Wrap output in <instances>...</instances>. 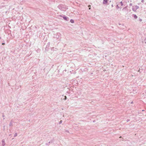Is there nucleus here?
<instances>
[{"instance_id":"nucleus-7","label":"nucleus","mask_w":146,"mask_h":146,"mask_svg":"<svg viewBox=\"0 0 146 146\" xmlns=\"http://www.w3.org/2000/svg\"><path fill=\"white\" fill-rule=\"evenodd\" d=\"M135 9L137 10V9L139 8V7L138 6L136 5L135 6Z\"/></svg>"},{"instance_id":"nucleus-23","label":"nucleus","mask_w":146,"mask_h":146,"mask_svg":"<svg viewBox=\"0 0 146 146\" xmlns=\"http://www.w3.org/2000/svg\"><path fill=\"white\" fill-rule=\"evenodd\" d=\"M5 44V43H2V45H4V44Z\"/></svg>"},{"instance_id":"nucleus-27","label":"nucleus","mask_w":146,"mask_h":146,"mask_svg":"<svg viewBox=\"0 0 146 146\" xmlns=\"http://www.w3.org/2000/svg\"><path fill=\"white\" fill-rule=\"evenodd\" d=\"M111 6H112V7H113V5H111Z\"/></svg>"},{"instance_id":"nucleus-5","label":"nucleus","mask_w":146,"mask_h":146,"mask_svg":"<svg viewBox=\"0 0 146 146\" xmlns=\"http://www.w3.org/2000/svg\"><path fill=\"white\" fill-rule=\"evenodd\" d=\"M108 0H104L103 1V3L104 4H106L108 2Z\"/></svg>"},{"instance_id":"nucleus-22","label":"nucleus","mask_w":146,"mask_h":146,"mask_svg":"<svg viewBox=\"0 0 146 146\" xmlns=\"http://www.w3.org/2000/svg\"><path fill=\"white\" fill-rule=\"evenodd\" d=\"M66 132H68V133H69V131H68V130H66Z\"/></svg>"},{"instance_id":"nucleus-29","label":"nucleus","mask_w":146,"mask_h":146,"mask_svg":"<svg viewBox=\"0 0 146 146\" xmlns=\"http://www.w3.org/2000/svg\"><path fill=\"white\" fill-rule=\"evenodd\" d=\"M1 39V37L0 36V39Z\"/></svg>"},{"instance_id":"nucleus-28","label":"nucleus","mask_w":146,"mask_h":146,"mask_svg":"<svg viewBox=\"0 0 146 146\" xmlns=\"http://www.w3.org/2000/svg\"><path fill=\"white\" fill-rule=\"evenodd\" d=\"M138 72H140V70H138Z\"/></svg>"},{"instance_id":"nucleus-12","label":"nucleus","mask_w":146,"mask_h":146,"mask_svg":"<svg viewBox=\"0 0 146 146\" xmlns=\"http://www.w3.org/2000/svg\"><path fill=\"white\" fill-rule=\"evenodd\" d=\"M120 3L121 4V6H123V2L122 1H121L120 2Z\"/></svg>"},{"instance_id":"nucleus-11","label":"nucleus","mask_w":146,"mask_h":146,"mask_svg":"<svg viewBox=\"0 0 146 146\" xmlns=\"http://www.w3.org/2000/svg\"><path fill=\"white\" fill-rule=\"evenodd\" d=\"M132 10L134 11H136V10L135 8H132Z\"/></svg>"},{"instance_id":"nucleus-15","label":"nucleus","mask_w":146,"mask_h":146,"mask_svg":"<svg viewBox=\"0 0 146 146\" xmlns=\"http://www.w3.org/2000/svg\"><path fill=\"white\" fill-rule=\"evenodd\" d=\"M116 8L117 9H118L119 8V7L118 5H116Z\"/></svg>"},{"instance_id":"nucleus-17","label":"nucleus","mask_w":146,"mask_h":146,"mask_svg":"<svg viewBox=\"0 0 146 146\" xmlns=\"http://www.w3.org/2000/svg\"><path fill=\"white\" fill-rule=\"evenodd\" d=\"M144 41L145 43L146 44V38H145L144 39Z\"/></svg>"},{"instance_id":"nucleus-8","label":"nucleus","mask_w":146,"mask_h":146,"mask_svg":"<svg viewBox=\"0 0 146 146\" xmlns=\"http://www.w3.org/2000/svg\"><path fill=\"white\" fill-rule=\"evenodd\" d=\"M70 22L72 23H74V20L72 19H71L70 20Z\"/></svg>"},{"instance_id":"nucleus-31","label":"nucleus","mask_w":146,"mask_h":146,"mask_svg":"<svg viewBox=\"0 0 146 146\" xmlns=\"http://www.w3.org/2000/svg\"><path fill=\"white\" fill-rule=\"evenodd\" d=\"M142 111H144V110H142Z\"/></svg>"},{"instance_id":"nucleus-13","label":"nucleus","mask_w":146,"mask_h":146,"mask_svg":"<svg viewBox=\"0 0 146 146\" xmlns=\"http://www.w3.org/2000/svg\"><path fill=\"white\" fill-rule=\"evenodd\" d=\"M64 100H66V99H67V97H66V96H64Z\"/></svg>"},{"instance_id":"nucleus-25","label":"nucleus","mask_w":146,"mask_h":146,"mask_svg":"<svg viewBox=\"0 0 146 146\" xmlns=\"http://www.w3.org/2000/svg\"><path fill=\"white\" fill-rule=\"evenodd\" d=\"M140 21H142V19H140Z\"/></svg>"},{"instance_id":"nucleus-3","label":"nucleus","mask_w":146,"mask_h":146,"mask_svg":"<svg viewBox=\"0 0 146 146\" xmlns=\"http://www.w3.org/2000/svg\"><path fill=\"white\" fill-rule=\"evenodd\" d=\"M2 146H5V143L4 139H3L2 140Z\"/></svg>"},{"instance_id":"nucleus-19","label":"nucleus","mask_w":146,"mask_h":146,"mask_svg":"<svg viewBox=\"0 0 146 146\" xmlns=\"http://www.w3.org/2000/svg\"><path fill=\"white\" fill-rule=\"evenodd\" d=\"M130 121V120L129 119H127V122H128L129 121Z\"/></svg>"},{"instance_id":"nucleus-26","label":"nucleus","mask_w":146,"mask_h":146,"mask_svg":"<svg viewBox=\"0 0 146 146\" xmlns=\"http://www.w3.org/2000/svg\"><path fill=\"white\" fill-rule=\"evenodd\" d=\"M121 138V136H120V137H119V138Z\"/></svg>"},{"instance_id":"nucleus-2","label":"nucleus","mask_w":146,"mask_h":146,"mask_svg":"<svg viewBox=\"0 0 146 146\" xmlns=\"http://www.w3.org/2000/svg\"><path fill=\"white\" fill-rule=\"evenodd\" d=\"M63 18L64 20L66 21H69V18L68 17L65 16L64 15L63 17Z\"/></svg>"},{"instance_id":"nucleus-4","label":"nucleus","mask_w":146,"mask_h":146,"mask_svg":"<svg viewBox=\"0 0 146 146\" xmlns=\"http://www.w3.org/2000/svg\"><path fill=\"white\" fill-rule=\"evenodd\" d=\"M13 122V120H11L10 122V123L9 124V126L10 127H12L13 126V124L12 123Z\"/></svg>"},{"instance_id":"nucleus-30","label":"nucleus","mask_w":146,"mask_h":146,"mask_svg":"<svg viewBox=\"0 0 146 146\" xmlns=\"http://www.w3.org/2000/svg\"><path fill=\"white\" fill-rule=\"evenodd\" d=\"M57 34H60V33H57Z\"/></svg>"},{"instance_id":"nucleus-18","label":"nucleus","mask_w":146,"mask_h":146,"mask_svg":"<svg viewBox=\"0 0 146 146\" xmlns=\"http://www.w3.org/2000/svg\"><path fill=\"white\" fill-rule=\"evenodd\" d=\"M132 3H130L129 4V6H132Z\"/></svg>"},{"instance_id":"nucleus-1","label":"nucleus","mask_w":146,"mask_h":146,"mask_svg":"<svg viewBox=\"0 0 146 146\" xmlns=\"http://www.w3.org/2000/svg\"><path fill=\"white\" fill-rule=\"evenodd\" d=\"M58 7L60 10L62 11H64V9H65V5L62 4L59 5Z\"/></svg>"},{"instance_id":"nucleus-16","label":"nucleus","mask_w":146,"mask_h":146,"mask_svg":"<svg viewBox=\"0 0 146 146\" xmlns=\"http://www.w3.org/2000/svg\"><path fill=\"white\" fill-rule=\"evenodd\" d=\"M62 122V120H60V121L59 122V124H61Z\"/></svg>"},{"instance_id":"nucleus-14","label":"nucleus","mask_w":146,"mask_h":146,"mask_svg":"<svg viewBox=\"0 0 146 146\" xmlns=\"http://www.w3.org/2000/svg\"><path fill=\"white\" fill-rule=\"evenodd\" d=\"M91 7V5H89L88 6V7H89V10H90V9H91V7Z\"/></svg>"},{"instance_id":"nucleus-10","label":"nucleus","mask_w":146,"mask_h":146,"mask_svg":"<svg viewBox=\"0 0 146 146\" xmlns=\"http://www.w3.org/2000/svg\"><path fill=\"white\" fill-rule=\"evenodd\" d=\"M17 133H15L14 134V137H16L17 135Z\"/></svg>"},{"instance_id":"nucleus-32","label":"nucleus","mask_w":146,"mask_h":146,"mask_svg":"<svg viewBox=\"0 0 146 146\" xmlns=\"http://www.w3.org/2000/svg\"><path fill=\"white\" fill-rule=\"evenodd\" d=\"M3 119H5V118H3Z\"/></svg>"},{"instance_id":"nucleus-24","label":"nucleus","mask_w":146,"mask_h":146,"mask_svg":"<svg viewBox=\"0 0 146 146\" xmlns=\"http://www.w3.org/2000/svg\"><path fill=\"white\" fill-rule=\"evenodd\" d=\"M2 117H5V115L3 114V115H2Z\"/></svg>"},{"instance_id":"nucleus-9","label":"nucleus","mask_w":146,"mask_h":146,"mask_svg":"<svg viewBox=\"0 0 146 146\" xmlns=\"http://www.w3.org/2000/svg\"><path fill=\"white\" fill-rule=\"evenodd\" d=\"M50 143V141L46 143V145H48Z\"/></svg>"},{"instance_id":"nucleus-6","label":"nucleus","mask_w":146,"mask_h":146,"mask_svg":"<svg viewBox=\"0 0 146 146\" xmlns=\"http://www.w3.org/2000/svg\"><path fill=\"white\" fill-rule=\"evenodd\" d=\"M133 17L135 19H137V16L136 15H133Z\"/></svg>"},{"instance_id":"nucleus-21","label":"nucleus","mask_w":146,"mask_h":146,"mask_svg":"<svg viewBox=\"0 0 146 146\" xmlns=\"http://www.w3.org/2000/svg\"><path fill=\"white\" fill-rule=\"evenodd\" d=\"M144 1V0H142L141 1V2H142V3H143Z\"/></svg>"},{"instance_id":"nucleus-20","label":"nucleus","mask_w":146,"mask_h":146,"mask_svg":"<svg viewBox=\"0 0 146 146\" xmlns=\"http://www.w3.org/2000/svg\"><path fill=\"white\" fill-rule=\"evenodd\" d=\"M59 35H58V36H56V38H59Z\"/></svg>"}]
</instances>
